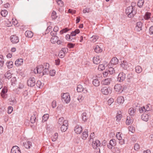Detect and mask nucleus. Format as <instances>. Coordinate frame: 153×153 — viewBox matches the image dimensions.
<instances>
[{"label":"nucleus","mask_w":153,"mask_h":153,"mask_svg":"<svg viewBox=\"0 0 153 153\" xmlns=\"http://www.w3.org/2000/svg\"><path fill=\"white\" fill-rule=\"evenodd\" d=\"M126 13L129 18L133 17L137 13V10L132 6H129L126 10Z\"/></svg>","instance_id":"obj_1"},{"label":"nucleus","mask_w":153,"mask_h":153,"mask_svg":"<svg viewBox=\"0 0 153 153\" xmlns=\"http://www.w3.org/2000/svg\"><path fill=\"white\" fill-rule=\"evenodd\" d=\"M62 100L64 101L66 103H68L70 101V97L68 93L64 94L62 96Z\"/></svg>","instance_id":"obj_2"},{"label":"nucleus","mask_w":153,"mask_h":153,"mask_svg":"<svg viewBox=\"0 0 153 153\" xmlns=\"http://www.w3.org/2000/svg\"><path fill=\"white\" fill-rule=\"evenodd\" d=\"M27 85L30 87H33L36 84V80L34 77H30L27 80Z\"/></svg>","instance_id":"obj_3"},{"label":"nucleus","mask_w":153,"mask_h":153,"mask_svg":"<svg viewBox=\"0 0 153 153\" xmlns=\"http://www.w3.org/2000/svg\"><path fill=\"white\" fill-rule=\"evenodd\" d=\"M122 135L121 132H118L117 133L116 135L117 138L119 140V143L120 145H123L124 143V140L123 139Z\"/></svg>","instance_id":"obj_4"},{"label":"nucleus","mask_w":153,"mask_h":153,"mask_svg":"<svg viewBox=\"0 0 153 153\" xmlns=\"http://www.w3.org/2000/svg\"><path fill=\"white\" fill-rule=\"evenodd\" d=\"M102 93L104 94L107 95L109 93L111 92V89L110 88H108L106 87H103L101 89Z\"/></svg>","instance_id":"obj_5"},{"label":"nucleus","mask_w":153,"mask_h":153,"mask_svg":"<svg viewBox=\"0 0 153 153\" xmlns=\"http://www.w3.org/2000/svg\"><path fill=\"white\" fill-rule=\"evenodd\" d=\"M68 121L67 120H65L64 122V123L60 127V130L62 132H65L68 129Z\"/></svg>","instance_id":"obj_6"},{"label":"nucleus","mask_w":153,"mask_h":153,"mask_svg":"<svg viewBox=\"0 0 153 153\" xmlns=\"http://www.w3.org/2000/svg\"><path fill=\"white\" fill-rule=\"evenodd\" d=\"M126 75L123 73H120L117 77V80L119 82H121L123 81L125 79Z\"/></svg>","instance_id":"obj_7"},{"label":"nucleus","mask_w":153,"mask_h":153,"mask_svg":"<svg viewBox=\"0 0 153 153\" xmlns=\"http://www.w3.org/2000/svg\"><path fill=\"white\" fill-rule=\"evenodd\" d=\"M92 146L94 149H96L98 147H99L100 145V141L99 140H96L95 141H93Z\"/></svg>","instance_id":"obj_8"},{"label":"nucleus","mask_w":153,"mask_h":153,"mask_svg":"<svg viewBox=\"0 0 153 153\" xmlns=\"http://www.w3.org/2000/svg\"><path fill=\"white\" fill-rule=\"evenodd\" d=\"M116 144V142L115 139H112L110 141L109 145H108V148L110 149H112V147L114 146Z\"/></svg>","instance_id":"obj_9"},{"label":"nucleus","mask_w":153,"mask_h":153,"mask_svg":"<svg viewBox=\"0 0 153 153\" xmlns=\"http://www.w3.org/2000/svg\"><path fill=\"white\" fill-rule=\"evenodd\" d=\"M10 39L13 43H17L19 41L18 37L15 35L11 36L10 37Z\"/></svg>","instance_id":"obj_10"},{"label":"nucleus","mask_w":153,"mask_h":153,"mask_svg":"<svg viewBox=\"0 0 153 153\" xmlns=\"http://www.w3.org/2000/svg\"><path fill=\"white\" fill-rule=\"evenodd\" d=\"M10 153H21V152L19 148L17 146H15L12 148Z\"/></svg>","instance_id":"obj_11"},{"label":"nucleus","mask_w":153,"mask_h":153,"mask_svg":"<svg viewBox=\"0 0 153 153\" xmlns=\"http://www.w3.org/2000/svg\"><path fill=\"white\" fill-rule=\"evenodd\" d=\"M142 25L143 24L141 22H137L135 28V30L137 31H139L142 30Z\"/></svg>","instance_id":"obj_12"},{"label":"nucleus","mask_w":153,"mask_h":153,"mask_svg":"<svg viewBox=\"0 0 153 153\" xmlns=\"http://www.w3.org/2000/svg\"><path fill=\"white\" fill-rule=\"evenodd\" d=\"M43 67L42 65H40L36 67V71H37V73H39L40 75L43 72Z\"/></svg>","instance_id":"obj_13"},{"label":"nucleus","mask_w":153,"mask_h":153,"mask_svg":"<svg viewBox=\"0 0 153 153\" xmlns=\"http://www.w3.org/2000/svg\"><path fill=\"white\" fill-rule=\"evenodd\" d=\"M136 110L133 108H130L128 110V113L129 115L132 116H134L136 113Z\"/></svg>","instance_id":"obj_14"},{"label":"nucleus","mask_w":153,"mask_h":153,"mask_svg":"<svg viewBox=\"0 0 153 153\" xmlns=\"http://www.w3.org/2000/svg\"><path fill=\"white\" fill-rule=\"evenodd\" d=\"M77 90L78 92H83L84 93L87 92V90L85 88L84 89L82 86L81 85H78Z\"/></svg>","instance_id":"obj_15"},{"label":"nucleus","mask_w":153,"mask_h":153,"mask_svg":"<svg viewBox=\"0 0 153 153\" xmlns=\"http://www.w3.org/2000/svg\"><path fill=\"white\" fill-rule=\"evenodd\" d=\"M74 131L77 134H80L82 131V127L77 125L75 126L74 128Z\"/></svg>","instance_id":"obj_16"},{"label":"nucleus","mask_w":153,"mask_h":153,"mask_svg":"<svg viewBox=\"0 0 153 153\" xmlns=\"http://www.w3.org/2000/svg\"><path fill=\"white\" fill-rule=\"evenodd\" d=\"M112 81V79L111 78H108L105 79L103 80L102 82V84L105 85H108Z\"/></svg>","instance_id":"obj_17"},{"label":"nucleus","mask_w":153,"mask_h":153,"mask_svg":"<svg viewBox=\"0 0 153 153\" xmlns=\"http://www.w3.org/2000/svg\"><path fill=\"white\" fill-rule=\"evenodd\" d=\"M88 136V130L87 129H85L82 133V139L85 140L86 139Z\"/></svg>","instance_id":"obj_18"},{"label":"nucleus","mask_w":153,"mask_h":153,"mask_svg":"<svg viewBox=\"0 0 153 153\" xmlns=\"http://www.w3.org/2000/svg\"><path fill=\"white\" fill-rule=\"evenodd\" d=\"M118 59L116 57H113L110 63L111 66L115 65L118 64Z\"/></svg>","instance_id":"obj_19"},{"label":"nucleus","mask_w":153,"mask_h":153,"mask_svg":"<svg viewBox=\"0 0 153 153\" xmlns=\"http://www.w3.org/2000/svg\"><path fill=\"white\" fill-rule=\"evenodd\" d=\"M7 92V87L6 86H4L3 88L1 93V97L3 98L5 97V94Z\"/></svg>","instance_id":"obj_20"},{"label":"nucleus","mask_w":153,"mask_h":153,"mask_svg":"<svg viewBox=\"0 0 153 153\" xmlns=\"http://www.w3.org/2000/svg\"><path fill=\"white\" fill-rule=\"evenodd\" d=\"M120 66L123 69L125 70L128 67L127 62L125 61H123L121 62V63L120 64Z\"/></svg>","instance_id":"obj_21"},{"label":"nucleus","mask_w":153,"mask_h":153,"mask_svg":"<svg viewBox=\"0 0 153 153\" xmlns=\"http://www.w3.org/2000/svg\"><path fill=\"white\" fill-rule=\"evenodd\" d=\"M23 62V60L22 59H18L15 62V65L17 66H19L22 65Z\"/></svg>","instance_id":"obj_22"},{"label":"nucleus","mask_w":153,"mask_h":153,"mask_svg":"<svg viewBox=\"0 0 153 153\" xmlns=\"http://www.w3.org/2000/svg\"><path fill=\"white\" fill-rule=\"evenodd\" d=\"M23 146L27 149H29L32 146V143L30 141H27L23 143Z\"/></svg>","instance_id":"obj_23"},{"label":"nucleus","mask_w":153,"mask_h":153,"mask_svg":"<svg viewBox=\"0 0 153 153\" xmlns=\"http://www.w3.org/2000/svg\"><path fill=\"white\" fill-rule=\"evenodd\" d=\"M133 119L132 117L128 116L126 121V123L127 125H129L133 122Z\"/></svg>","instance_id":"obj_24"},{"label":"nucleus","mask_w":153,"mask_h":153,"mask_svg":"<svg viewBox=\"0 0 153 153\" xmlns=\"http://www.w3.org/2000/svg\"><path fill=\"white\" fill-rule=\"evenodd\" d=\"M25 35L26 37L31 38L33 36V33L30 31L27 30L25 33Z\"/></svg>","instance_id":"obj_25"},{"label":"nucleus","mask_w":153,"mask_h":153,"mask_svg":"<svg viewBox=\"0 0 153 153\" xmlns=\"http://www.w3.org/2000/svg\"><path fill=\"white\" fill-rule=\"evenodd\" d=\"M117 100L118 103L120 104H123L124 101V97L123 96L118 97Z\"/></svg>","instance_id":"obj_26"},{"label":"nucleus","mask_w":153,"mask_h":153,"mask_svg":"<svg viewBox=\"0 0 153 153\" xmlns=\"http://www.w3.org/2000/svg\"><path fill=\"white\" fill-rule=\"evenodd\" d=\"M122 88V86L120 84H117L115 85L114 89L116 91L120 92Z\"/></svg>","instance_id":"obj_27"},{"label":"nucleus","mask_w":153,"mask_h":153,"mask_svg":"<svg viewBox=\"0 0 153 153\" xmlns=\"http://www.w3.org/2000/svg\"><path fill=\"white\" fill-rule=\"evenodd\" d=\"M93 60L94 63L96 64H98L100 62L99 57V56L94 57L93 58Z\"/></svg>","instance_id":"obj_28"},{"label":"nucleus","mask_w":153,"mask_h":153,"mask_svg":"<svg viewBox=\"0 0 153 153\" xmlns=\"http://www.w3.org/2000/svg\"><path fill=\"white\" fill-rule=\"evenodd\" d=\"M141 118L143 120L147 121L149 119V116L146 114H143L141 115Z\"/></svg>","instance_id":"obj_29"},{"label":"nucleus","mask_w":153,"mask_h":153,"mask_svg":"<svg viewBox=\"0 0 153 153\" xmlns=\"http://www.w3.org/2000/svg\"><path fill=\"white\" fill-rule=\"evenodd\" d=\"M58 39L59 38L57 36H54L51 37V41L52 43H56Z\"/></svg>","instance_id":"obj_30"},{"label":"nucleus","mask_w":153,"mask_h":153,"mask_svg":"<svg viewBox=\"0 0 153 153\" xmlns=\"http://www.w3.org/2000/svg\"><path fill=\"white\" fill-rule=\"evenodd\" d=\"M95 51L97 53L101 52L102 51V49L98 45H96L94 48Z\"/></svg>","instance_id":"obj_31"},{"label":"nucleus","mask_w":153,"mask_h":153,"mask_svg":"<svg viewBox=\"0 0 153 153\" xmlns=\"http://www.w3.org/2000/svg\"><path fill=\"white\" fill-rule=\"evenodd\" d=\"M36 117L34 113L33 115L31 116L30 119V122L32 123H33L36 122Z\"/></svg>","instance_id":"obj_32"},{"label":"nucleus","mask_w":153,"mask_h":153,"mask_svg":"<svg viewBox=\"0 0 153 153\" xmlns=\"http://www.w3.org/2000/svg\"><path fill=\"white\" fill-rule=\"evenodd\" d=\"M12 74L9 71H7L4 74L5 77L8 79H9L11 77Z\"/></svg>","instance_id":"obj_33"},{"label":"nucleus","mask_w":153,"mask_h":153,"mask_svg":"<svg viewBox=\"0 0 153 153\" xmlns=\"http://www.w3.org/2000/svg\"><path fill=\"white\" fill-rule=\"evenodd\" d=\"M93 84L95 86H98L100 84V82L97 79H94L93 81Z\"/></svg>","instance_id":"obj_34"},{"label":"nucleus","mask_w":153,"mask_h":153,"mask_svg":"<svg viewBox=\"0 0 153 153\" xmlns=\"http://www.w3.org/2000/svg\"><path fill=\"white\" fill-rule=\"evenodd\" d=\"M82 120L85 122L87 121V119L88 118V117L87 116V114L85 112H83L82 115Z\"/></svg>","instance_id":"obj_35"},{"label":"nucleus","mask_w":153,"mask_h":153,"mask_svg":"<svg viewBox=\"0 0 153 153\" xmlns=\"http://www.w3.org/2000/svg\"><path fill=\"white\" fill-rule=\"evenodd\" d=\"M151 15V13L149 12L146 13L145 15L144 16V18L145 20H148L150 18V16Z\"/></svg>","instance_id":"obj_36"},{"label":"nucleus","mask_w":153,"mask_h":153,"mask_svg":"<svg viewBox=\"0 0 153 153\" xmlns=\"http://www.w3.org/2000/svg\"><path fill=\"white\" fill-rule=\"evenodd\" d=\"M99 37L97 36H93L90 38V41L92 42H94L98 39Z\"/></svg>","instance_id":"obj_37"},{"label":"nucleus","mask_w":153,"mask_h":153,"mask_svg":"<svg viewBox=\"0 0 153 153\" xmlns=\"http://www.w3.org/2000/svg\"><path fill=\"white\" fill-rule=\"evenodd\" d=\"M49 68H45L43 69V72L41 74V76H43L45 74H48L49 73Z\"/></svg>","instance_id":"obj_38"},{"label":"nucleus","mask_w":153,"mask_h":153,"mask_svg":"<svg viewBox=\"0 0 153 153\" xmlns=\"http://www.w3.org/2000/svg\"><path fill=\"white\" fill-rule=\"evenodd\" d=\"M144 0H139L137 3V5L140 7H141L144 3Z\"/></svg>","instance_id":"obj_39"},{"label":"nucleus","mask_w":153,"mask_h":153,"mask_svg":"<svg viewBox=\"0 0 153 153\" xmlns=\"http://www.w3.org/2000/svg\"><path fill=\"white\" fill-rule=\"evenodd\" d=\"M65 120H64V118L63 117H61L59 118L58 121V123L60 125H62L64 123V122Z\"/></svg>","instance_id":"obj_40"},{"label":"nucleus","mask_w":153,"mask_h":153,"mask_svg":"<svg viewBox=\"0 0 153 153\" xmlns=\"http://www.w3.org/2000/svg\"><path fill=\"white\" fill-rule=\"evenodd\" d=\"M49 117V115L48 114H44L42 116V122H44L47 120Z\"/></svg>","instance_id":"obj_41"},{"label":"nucleus","mask_w":153,"mask_h":153,"mask_svg":"<svg viewBox=\"0 0 153 153\" xmlns=\"http://www.w3.org/2000/svg\"><path fill=\"white\" fill-rule=\"evenodd\" d=\"M57 16L56 15V12L54 11H53L51 13V17L52 19H56Z\"/></svg>","instance_id":"obj_42"},{"label":"nucleus","mask_w":153,"mask_h":153,"mask_svg":"<svg viewBox=\"0 0 153 153\" xmlns=\"http://www.w3.org/2000/svg\"><path fill=\"white\" fill-rule=\"evenodd\" d=\"M58 137V133H56L54 135L51 137V139L53 141H55L57 139Z\"/></svg>","instance_id":"obj_43"},{"label":"nucleus","mask_w":153,"mask_h":153,"mask_svg":"<svg viewBox=\"0 0 153 153\" xmlns=\"http://www.w3.org/2000/svg\"><path fill=\"white\" fill-rule=\"evenodd\" d=\"M136 71L137 73H140L142 71V69L141 67L139 66H137L135 68Z\"/></svg>","instance_id":"obj_44"},{"label":"nucleus","mask_w":153,"mask_h":153,"mask_svg":"<svg viewBox=\"0 0 153 153\" xmlns=\"http://www.w3.org/2000/svg\"><path fill=\"white\" fill-rule=\"evenodd\" d=\"M7 65L8 68H11L13 67V62L12 61H10L7 62Z\"/></svg>","instance_id":"obj_45"},{"label":"nucleus","mask_w":153,"mask_h":153,"mask_svg":"<svg viewBox=\"0 0 153 153\" xmlns=\"http://www.w3.org/2000/svg\"><path fill=\"white\" fill-rule=\"evenodd\" d=\"M8 13L7 11L6 10H2L1 12V15L3 17H5Z\"/></svg>","instance_id":"obj_46"},{"label":"nucleus","mask_w":153,"mask_h":153,"mask_svg":"<svg viewBox=\"0 0 153 153\" xmlns=\"http://www.w3.org/2000/svg\"><path fill=\"white\" fill-rule=\"evenodd\" d=\"M43 84L40 81H38L36 83L37 86L39 88H41L43 86Z\"/></svg>","instance_id":"obj_47"},{"label":"nucleus","mask_w":153,"mask_h":153,"mask_svg":"<svg viewBox=\"0 0 153 153\" xmlns=\"http://www.w3.org/2000/svg\"><path fill=\"white\" fill-rule=\"evenodd\" d=\"M108 71L110 74H112L115 72V70L114 68L112 67H110L109 68Z\"/></svg>","instance_id":"obj_48"},{"label":"nucleus","mask_w":153,"mask_h":153,"mask_svg":"<svg viewBox=\"0 0 153 153\" xmlns=\"http://www.w3.org/2000/svg\"><path fill=\"white\" fill-rule=\"evenodd\" d=\"M94 133H91L90 136L88 138L89 141H90L91 140H92L93 141L94 140L93 139L94 138Z\"/></svg>","instance_id":"obj_49"},{"label":"nucleus","mask_w":153,"mask_h":153,"mask_svg":"<svg viewBox=\"0 0 153 153\" xmlns=\"http://www.w3.org/2000/svg\"><path fill=\"white\" fill-rule=\"evenodd\" d=\"M105 68L104 65L103 64H100L98 66V69L100 70H103Z\"/></svg>","instance_id":"obj_50"},{"label":"nucleus","mask_w":153,"mask_h":153,"mask_svg":"<svg viewBox=\"0 0 153 153\" xmlns=\"http://www.w3.org/2000/svg\"><path fill=\"white\" fill-rule=\"evenodd\" d=\"M91 11V10L90 8H86L84 9L83 10V12L84 13H89Z\"/></svg>","instance_id":"obj_51"},{"label":"nucleus","mask_w":153,"mask_h":153,"mask_svg":"<svg viewBox=\"0 0 153 153\" xmlns=\"http://www.w3.org/2000/svg\"><path fill=\"white\" fill-rule=\"evenodd\" d=\"M128 129L129 131L131 132L132 133L134 132L135 130L134 127L132 126H129L128 127Z\"/></svg>","instance_id":"obj_52"},{"label":"nucleus","mask_w":153,"mask_h":153,"mask_svg":"<svg viewBox=\"0 0 153 153\" xmlns=\"http://www.w3.org/2000/svg\"><path fill=\"white\" fill-rule=\"evenodd\" d=\"M68 51V50L67 48H63L60 52L62 53V52L64 54H65V53H67Z\"/></svg>","instance_id":"obj_53"},{"label":"nucleus","mask_w":153,"mask_h":153,"mask_svg":"<svg viewBox=\"0 0 153 153\" xmlns=\"http://www.w3.org/2000/svg\"><path fill=\"white\" fill-rule=\"evenodd\" d=\"M13 111V108L11 106H9L8 108V113L10 114Z\"/></svg>","instance_id":"obj_54"},{"label":"nucleus","mask_w":153,"mask_h":153,"mask_svg":"<svg viewBox=\"0 0 153 153\" xmlns=\"http://www.w3.org/2000/svg\"><path fill=\"white\" fill-rule=\"evenodd\" d=\"M56 71L55 70L50 71L49 72L50 75L51 76H54L55 74Z\"/></svg>","instance_id":"obj_55"},{"label":"nucleus","mask_w":153,"mask_h":153,"mask_svg":"<svg viewBox=\"0 0 153 153\" xmlns=\"http://www.w3.org/2000/svg\"><path fill=\"white\" fill-rule=\"evenodd\" d=\"M121 115L119 114H117L116 116V120L117 121H119L121 119Z\"/></svg>","instance_id":"obj_56"},{"label":"nucleus","mask_w":153,"mask_h":153,"mask_svg":"<svg viewBox=\"0 0 153 153\" xmlns=\"http://www.w3.org/2000/svg\"><path fill=\"white\" fill-rule=\"evenodd\" d=\"M114 100L113 98H110L108 101V104L110 105L114 102Z\"/></svg>","instance_id":"obj_57"},{"label":"nucleus","mask_w":153,"mask_h":153,"mask_svg":"<svg viewBox=\"0 0 153 153\" xmlns=\"http://www.w3.org/2000/svg\"><path fill=\"white\" fill-rule=\"evenodd\" d=\"M140 147L138 144L136 143L135 144L134 147V148L135 150H137L140 149Z\"/></svg>","instance_id":"obj_58"},{"label":"nucleus","mask_w":153,"mask_h":153,"mask_svg":"<svg viewBox=\"0 0 153 153\" xmlns=\"http://www.w3.org/2000/svg\"><path fill=\"white\" fill-rule=\"evenodd\" d=\"M68 29L67 28H66L65 29H63L62 30H61L60 33V34H62L64 33H65L67 32L68 31Z\"/></svg>","instance_id":"obj_59"},{"label":"nucleus","mask_w":153,"mask_h":153,"mask_svg":"<svg viewBox=\"0 0 153 153\" xmlns=\"http://www.w3.org/2000/svg\"><path fill=\"white\" fill-rule=\"evenodd\" d=\"M114 151L115 153H120V149L117 147L114 148Z\"/></svg>","instance_id":"obj_60"},{"label":"nucleus","mask_w":153,"mask_h":153,"mask_svg":"<svg viewBox=\"0 0 153 153\" xmlns=\"http://www.w3.org/2000/svg\"><path fill=\"white\" fill-rule=\"evenodd\" d=\"M75 45V44L72 43H68V47L70 48H73Z\"/></svg>","instance_id":"obj_61"},{"label":"nucleus","mask_w":153,"mask_h":153,"mask_svg":"<svg viewBox=\"0 0 153 153\" xmlns=\"http://www.w3.org/2000/svg\"><path fill=\"white\" fill-rule=\"evenodd\" d=\"M139 111L140 113H142L144 111H145L146 112V111L144 106H143V107L140 108L139 109Z\"/></svg>","instance_id":"obj_62"},{"label":"nucleus","mask_w":153,"mask_h":153,"mask_svg":"<svg viewBox=\"0 0 153 153\" xmlns=\"http://www.w3.org/2000/svg\"><path fill=\"white\" fill-rule=\"evenodd\" d=\"M68 13H71L72 14H74L76 13V11L75 10L69 9L68 10Z\"/></svg>","instance_id":"obj_63"},{"label":"nucleus","mask_w":153,"mask_h":153,"mask_svg":"<svg viewBox=\"0 0 153 153\" xmlns=\"http://www.w3.org/2000/svg\"><path fill=\"white\" fill-rule=\"evenodd\" d=\"M149 33L150 34H153V26H151L149 28Z\"/></svg>","instance_id":"obj_64"}]
</instances>
